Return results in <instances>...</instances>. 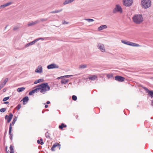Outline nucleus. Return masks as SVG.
<instances>
[{"mask_svg": "<svg viewBox=\"0 0 153 153\" xmlns=\"http://www.w3.org/2000/svg\"><path fill=\"white\" fill-rule=\"evenodd\" d=\"M34 90L35 93H37L39 91L42 94H45L46 92L50 90V88L47 83H43L35 87Z\"/></svg>", "mask_w": 153, "mask_h": 153, "instance_id": "nucleus-1", "label": "nucleus"}, {"mask_svg": "<svg viewBox=\"0 0 153 153\" xmlns=\"http://www.w3.org/2000/svg\"><path fill=\"white\" fill-rule=\"evenodd\" d=\"M134 22L136 24H139L143 21V18L141 14H135L132 17Z\"/></svg>", "mask_w": 153, "mask_h": 153, "instance_id": "nucleus-2", "label": "nucleus"}, {"mask_svg": "<svg viewBox=\"0 0 153 153\" xmlns=\"http://www.w3.org/2000/svg\"><path fill=\"white\" fill-rule=\"evenodd\" d=\"M140 4L142 8L146 9L151 7V1L150 0H141Z\"/></svg>", "mask_w": 153, "mask_h": 153, "instance_id": "nucleus-3", "label": "nucleus"}, {"mask_svg": "<svg viewBox=\"0 0 153 153\" xmlns=\"http://www.w3.org/2000/svg\"><path fill=\"white\" fill-rule=\"evenodd\" d=\"M121 42L122 43L125 45H126L130 46L137 47L140 46V45L137 44L132 42L128 41L122 40H121Z\"/></svg>", "mask_w": 153, "mask_h": 153, "instance_id": "nucleus-4", "label": "nucleus"}, {"mask_svg": "<svg viewBox=\"0 0 153 153\" xmlns=\"http://www.w3.org/2000/svg\"><path fill=\"white\" fill-rule=\"evenodd\" d=\"M118 12H119L120 13H122L123 12L121 6L119 4L116 5L115 7L113 10V12L114 13H116Z\"/></svg>", "mask_w": 153, "mask_h": 153, "instance_id": "nucleus-5", "label": "nucleus"}, {"mask_svg": "<svg viewBox=\"0 0 153 153\" xmlns=\"http://www.w3.org/2000/svg\"><path fill=\"white\" fill-rule=\"evenodd\" d=\"M133 0H123V3L126 7H129L132 4Z\"/></svg>", "mask_w": 153, "mask_h": 153, "instance_id": "nucleus-6", "label": "nucleus"}, {"mask_svg": "<svg viewBox=\"0 0 153 153\" xmlns=\"http://www.w3.org/2000/svg\"><path fill=\"white\" fill-rule=\"evenodd\" d=\"M97 47L102 52H105L104 46L103 44H101L100 43H98L97 44Z\"/></svg>", "mask_w": 153, "mask_h": 153, "instance_id": "nucleus-7", "label": "nucleus"}, {"mask_svg": "<svg viewBox=\"0 0 153 153\" xmlns=\"http://www.w3.org/2000/svg\"><path fill=\"white\" fill-rule=\"evenodd\" d=\"M59 68V66L57 64L55 63H52L48 65L47 66L48 69H51L53 68Z\"/></svg>", "mask_w": 153, "mask_h": 153, "instance_id": "nucleus-8", "label": "nucleus"}, {"mask_svg": "<svg viewBox=\"0 0 153 153\" xmlns=\"http://www.w3.org/2000/svg\"><path fill=\"white\" fill-rule=\"evenodd\" d=\"M142 87L144 89L146 90V92L152 98L153 97V91H149L147 88L143 86Z\"/></svg>", "mask_w": 153, "mask_h": 153, "instance_id": "nucleus-9", "label": "nucleus"}, {"mask_svg": "<svg viewBox=\"0 0 153 153\" xmlns=\"http://www.w3.org/2000/svg\"><path fill=\"white\" fill-rule=\"evenodd\" d=\"M13 117V114L12 113H10L9 115H6L5 116V119L6 120H7V122L8 123H9Z\"/></svg>", "mask_w": 153, "mask_h": 153, "instance_id": "nucleus-10", "label": "nucleus"}, {"mask_svg": "<svg viewBox=\"0 0 153 153\" xmlns=\"http://www.w3.org/2000/svg\"><path fill=\"white\" fill-rule=\"evenodd\" d=\"M11 124L10 123L9 126V137L11 140H13V135L11 133L12 127L11 126Z\"/></svg>", "mask_w": 153, "mask_h": 153, "instance_id": "nucleus-11", "label": "nucleus"}, {"mask_svg": "<svg viewBox=\"0 0 153 153\" xmlns=\"http://www.w3.org/2000/svg\"><path fill=\"white\" fill-rule=\"evenodd\" d=\"M42 68L41 65H39L35 70L36 72L40 74L42 73Z\"/></svg>", "mask_w": 153, "mask_h": 153, "instance_id": "nucleus-12", "label": "nucleus"}, {"mask_svg": "<svg viewBox=\"0 0 153 153\" xmlns=\"http://www.w3.org/2000/svg\"><path fill=\"white\" fill-rule=\"evenodd\" d=\"M115 79L119 82H122L124 80V78L120 76H116L115 77Z\"/></svg>", "mask_w": 153, "mask_h": 153, "instance_id": "nucleus-13", "label": "nucleus"}, {"mask_svg": "<svg viewBox=\"0 0 153 153\" xmlns=\"http://www.w3.org/2000/svg\"><path fill=\"white\" fill-rule=\"evenodd\" d=\"M40 22V21L39 20H36V21L33 22H29L28 24V26H33L35 24H38Z\"/></svg>", "mask_w": 153, "mask_h": 153, "instance_id": "nucleus-14", "label": "nucleus"}, {"mask_svg": "<svg viewBox=\"0 0 153 153\" xmlns=\"http://www.w3.org/2000/svg\"><path fill=\"white\" fill-rule=\"evenodd\" d=\"M60 145L59 143H56L55 144L53 145L52 147L51 148V150L52 151H55L54 148L56 147H57L59 148V149H60Z\"/></svg>", "mask_w": 153, "mask_h": 153, "instance_id": "nucleus-15", "label": "nucleus"}, {"mask_svg": "<svg viewBox=\"0 0 153 153\" xmlns=\"http://www.w3.org/2000/svg\"><path fill=\"white\" fill-rule=\"evenodd\" d=\"M12 3L13 2H10L1 5L0 6V9L1 8H4L7 6L11 5Z\"/></svg>", "mask_w": 153, "mask_h": 153, "instance_id": "nucleus-16", "label": "nucleus"}, {"mask_svg": "<svg viewBox=\"0 0 153 153\" xmlns=\"http://www.w3.org/2000/svg\"><path fill=\"white\" fill-rule=\"evenodd\" d=\"M36 42L35 39L33 40V41L26 44L25 45V47L27 48L30 46L32 45L33 44H34Z\"/></svg>", "mask_w": 153, "mask_h": 153, "instance_id": "nucleus-17", "label": "nucleus"}, {"mask_svg": "<svg viewBox=\"0 0 153 153\" xmlns=\"http://www.w3.org/2000/svg\"><path fill=\"white\" fill-rule=\"evenodd\" d=\"M97 78V75H94L92 76H90L88 77V79L92 80H94Z\"/></svg>", "mask_w": 153, "mask_h": 153, "instance_id": "nucleus-18", "label": "nucleus"}, {"mask_svg": "<svg viewBox=\"0 0 153 153\" xmlns=\"http://www.w3.org/2000/svg\"><path fill=\"white\" fill-rule=\"evenodd\" d=\"M107 28V26L106 25H103L100 26V27L98 28V30L99 31L101 30L104 29H106Z\"/></svg>", "mask_w": 153, "mask_h": 153, "instance_id": "nucleus-19", "label": "nucleus"}, {"mask_svg": "<svg viewBox=\"0 0 153 153\" xmlns=\"http://www.w3.org/2000/svg\"><path fill=\"white\" fill-rule=\"evenodd\" d=\"M75 0H65V1L63 3L64 5H65L73 2Z\"/></svg>", "mask_w": 153, "mask_h": 153, "instance_id": "nucleus-20", "label": "nucleus"}, {"mask_svg": "<svg viewBox=\"0 0 153 153\" xmlns=\"http://www.w3.org/2000/svg\"><path fill=\"white\" fill-rule=\"evenodd\" d=\"M29 100L28 97L27 96H26L24 97L22 100L23 101V104L24 105H25V102H27Z\"/></svg>", "mask_w": 153, "mask_h": 153, "instance_id": "nucleus-21", "label": "nucleus"}, {"mask_svg": "<svg viewBox=\"0 0 153 153\" xmlns=\"http://www.w3.org/2000/svg\"><path fill=\"white\" fill-rule=\"evenodd\" d=\"M69 81L68 79H62L61 81V82L62 84H65L67 83Z\"/></svg>", "mask_w": 153, "mask_h": 153, "instance_id": "nucleus-22", "label": "nucleus"}, {"mask_svg": "<svg viewBox=\"0 0 153 153\" xmlns=\"http://www.w3.org/2000/svg\"><path fill=\"white\" fill-rule=\"evenodd\" d=\"M67 125L63 123H62L61 125H59V128L61 130H62L63 128H65Z\"/></svg>", "mask_w": 153, "mask_h": 153, "instance_id": "nucleus-23", "label": "nucleus"}, {"mask_svg": "<svg viewBox=\"0 0 153 153\" xmlns=\"http://www.w3.org/2000/svg\"><path fill=\"white\" fill-rule=\"evenodd\" d=\"M44 80L43 79H40L36 80L34 82V84H36L39 82H42Z\"/></svg>", "mask_w": 153, "mask_h": 153, "instance_id": "nucleus-24", "label": "nucleus"}, {"mask_svg": "<svg viewBox=\"0 0 153 153\" xmlns=\"http://www.w3.org/2000/svg\"><path fill=\"white\" fill-rule=\"evenodd\" d=\"M25 89V88L24 87L19 88L17 89V91L18 92H20L24 91Z\"/></svg>", "mask_w": 153, "mask_h": 153, "instance_id": "nucleus-25", "label": "nucleus"}, {"mask_svg": "<svg viewBox=\"0 0 153 153\" xmlns=\"http://www.w3.org/2000/svg\"><path fill=\"white\" fill-rule=\"evenodd\" d=\"M87 67V65L85 64L80 65L79 66V69H84L85 68Z\"/></svg>", "mask_w": 153, "mask_h": 153, "instance_id": "nucleus-26", "label": "nucleus"}, {"mask_svg": "<svg viewBox=\"0 0 153 153\" xmlns=\"http://www.w3.org/2000/svg\"><path fill=\"white\" fill-rule=\"evenodd\" d=\"M17 117H15V118H14L13 120V121H12V123H11V125H13L16 122V121L17 120Z\"/></svg>", "mask_w": 153, "mask_h": 153, "instance_id": "nucleus-27", "label": "nucleus"}, {"mask_svg": "<svg viewBox=\"0 0 153 153\" xmlns=\"http://www.w3.org/2000/svg\"><path fill=\"white\" fill-rule=\"evenodd\" d=\"M62 9H61L59 10H56L55 11H52L51 12V13H59V12H61V11H62Z\"/></svg>", "mask_w": 153, "mask_h": 153, "instance_id": "nucleus-28", "label": "nucleus"}, {"mask_svg": "<svg viewBox=\"0 0 153 153\" xmlns=\"http://www.w3.org/2000/svg\"><path fill=\"white\" fill-rule=\"evenodd\" d=\"M46 38H39L35 39L36 42L39 40H43L45 39H46Z\"/></svg>", "mask_w": 153, "mask_h": 153, "instance_id": "nucleus-29", "label": "nucleus"}, {"mask_svg": "<svg viewBox=\"0 0 153 153\" xmlns=\"http://www.w3.org/2000/svg\"><path fill=\"white\" fill-rule=\"evenodd\" d=\"M45 136L47 138L49 139L50 138V134L49 133H48V132H46L45 134Z\"/></svg>", "mask_w": 153, "mask_h": 153, "instance_id": "nucleus-30", "label": "nucleus"}, {"mask_svg": "<svg viewBox=\"0 0 153 153\" xmlns=\"http://www.w3.org/2000/svg\"><path fill=\"white\" fill-rule=\"evenodd\" d=\"M113 76L112 74H108L107 75V77L108 79H110Z\"/></svg>", "mask_w": 153, "mask_h": 153, "instance_id": "nucleus-31", "label": "nucleus"}, {"mask_svg": "<svg viewBox=\"0 0 153 153\" xmlns=\"http://www.w3.org/2000/svg\"><path fill=\"white\" fill-rule=\"evenodd\" d=\"M35 93V92L34 90H33L31 91H30L29 93V94L30 95H32Z\"/></svg>", "mask_w": 153, "mask_h": 153, "instance_id": "nucleus-32", "label": "nucleus"}, {"mask_svg": "<svg viewBox=\"0 0 153 153\" xmlns=\"http://www.w3.org/2000/svg\"><path fill=\"white\" fill-rule=\"evenodd\" d=\"M72 100L74 101H76L77 100V97L75 95H73L72 96Z\"/></svg>", "mask_w": 153, "mask_h": 153, "instance_id": "nucleus-33", "label": "nucleus"}, {"mask_svg": "<svg viewBox=\"0 0 153 153\" xmlns=\"http://www.w3.org/2000/svg\"><path fill=\"white\" fill-rule=\"evenodd\" d=\"M9 98L10 97H4L3 98V101L4 102H5L8 100L9 99Z\"/></svg>", "mask_w": 153, "mask_h": 153, "instance_id": "nucleus-34", "label": "nucleus"}, {"mask_svg": "<svg viewBox=\"0 0 153 153\" xmlns=\"http://www.w3.org/2000/svg\"><path fill=\"white\" fill-rule=\"evenodd\" d=\"M21 107V105L20 104H18L16 107V108L17 110H19Z\"/></svg>", "mask_w": 153, "mask_h": 153, "instance_id": "nucleus-35", "label": "nucleus"}, {"mask_svg": "<svg viewBox=\"0 0 153 153\" xmlns=\"http://www.w3.org/2000/svg\"><path fill=\"white\" fill-rule=\"evenodd\" d=\"M6 108H1V109H0V111L1 112H4L6 111Z\"/></svg>", "mask_w": 153, "mask_h": 153, "instance_id": "nucleus-36", "label": "nucleus"}, {"mask_svg": "<svg viewBox=\"0 0 153 153\" xmlns=\"http://www.w3.org/2000/svg\"><path fill=\"white\" fill-rule=\"evenodd\" d=\"M85 20L89 22H91L94 21V20L92 19H87Z\"/></svg>", "mask_w": 153, "mask_h": 153, "instance_id": "nucleus-37", "label": "nucleus"}, {"mask_svg": "<svg viewBox=\"0 0 153 153\" xmlns=\"http://www.w3.org/2000/svg\"><path fill=\"white\" fill-rule=\"evenodd\" d=\"M8 78H6L4 80L3 82L4 83V84H6V83H7V82L8 81Z\"/></svg>", "mask_w": 153, "mask_h": 153, "instance_id": "nucleus-38", "label": "nucleus"}, {"mask_svg": "<svg viewBox=\"0 0 153 153\" xmlns=\"http://www.w3.org/2000/svg\"><path fill=\"white\" fill-rule=\"evenodd\" d=\"M37 142L38 143V144H40L41 145H43L44 144V143L43 141H41V142L40 143V141L39 140H38L37 141Z\"/></svg>", "mask_w": 153, "mask_h": 153, "instance_id": "nucleus-39", "label": "nucleus"}, {"mask_svg": "<svg viewBox=\"0 0 153 153\" xmlns=\"http://www.w3.org/2000/svg\"><path fill=\"white\" fill-rule=\"evenodd\" d=\"M5 85V84H4L3 82H1L0 84V87L2 88Z\"/></svg>", "mask_w": 153, "mask_h": 153, "instance_id": "nucleus-40", "label": "nucleus"}, {"mask_svg": "<svg viewBox=\"0 0 153 153\" xmlns=\"http://www.w3.org/2000/svg\"><path fill=\"white\" fill-rule=\"evenodd\" d=\"M48 20L47 19H42L40 20V21L42 22H43L46 21Z\"/></svg>", "mask_w": 153, "mask_h": 153, "instance_id": "nucleus-41", "label": "nucleus"}, {"mask_svg": "<svg viewBox=\"0 0 153 153\" xmlns=\"http://www.w3.org/2000/svg\"><path fill=\"white\" fill-rule=\"evenodd\" d=\"M73 76V75H67L63 76V77H65L66 78L70 77L71 76Z\"/></svg>", "mask_w": 153, "mask_h": 153, "instance_id": "nucleus-42", "label": "nucleus"}, {"mask_svg": "<svg viewBox=\"0 0 153 153\" xmlns=\"http://www.w3.org/2000/svg\"><path fill=\"white\" fill-rule=\"evenodd\" d=\"M10 151H14L13 147L12 145L10 146Z\"/></svg>", "mask_w": 153, "mask_h": 153, "instance_id": "nucleus-43", "label": "nucleus"}, {"mask_svg": "<svg viewBox=\"0 0 153 153\" xmlns=\"http://www.w3.org/2000/svg\"><path fill=\"white\" fill-rule=\"evenodd\" d=\"M68 23V22H66L65 21H63L62 24H67Z\"/></svg>", "mask_w": 153, "mask_h": 153, "instance_id": "nucleus-44", "label": "nucleus"}, {"mask_svg": "<svg viewBox=\"0 0 153 153\" xmlns=\"http://www.w3.org/2000/svg\"><path fill=\"white\" fill-rule=\"evenodd\" d=\"M18 28V27H16H16H15L14 28H13V30H17Z\"/></svg>", "mask_w": 153, "mask_h": 153, "instance_id": "nucleus-45", "label": "nucleus"}, {"mask_svg": "<svg viewBox=\"0 0 153 153\" xmlns=\"http://www.w3.org/2000/svg\"><path fill=\"white\" fill-rule=\"evenodd\" d=\"M63 77V76H60V77H58V78H57V79H61V78H62Z\"/></svg>", "mask_w": 153, "mask_h": 153, "instance_id": "nucleus-46", "label": "nucleus"}, {"mask_svg": "<svg viewBox=\"0 0 153 153\" xmlns=\"http://www.w3.org/2000/svg\"><path fill=\"white\" fill-rule=\"evenodd\" d=\"M9 102H4V104H9Z\"/></svg>", "mask_w": 153, "mask_h": 153, "instance_id": "nucleus-47", "label": "nucleus"}, {"mask_svg": "<svg viewBox=\"0 0 153 153\" xmlns=\"http://www.w3.org/2000/svg\"><path fill=\"white\" fill-rule=\"evenodd\" d=\"M151 105L153 106V100L152 101V102L151 103Z\"/></svg>", "mask_w": 153, "mask_h": 153, "instance_id": "nucleus-48", "label": "nucleus"}, {"mask_svg": "<svg viewBox=\"0 0 153 153\" xmlns=\"http://www.w3.org/2000/svg\"><path fill=\"white\" fill-rule=\"evenodd\" d=\"M46 103L47 104H48L50 103V102L49 101H47L46 102Z\"/></svg>", "mask_w": 153, "mask_h": 153, "instance_id": "nucleus-49", "label": "nucleus"}, {"mask_svg": "<svg viewBox=\"0 0 153 153\" xmlns=\"http://www.w3.org/2000/svg\"><path fill=\"white\" fill-rule=\"evenodd\" d=\"M48 107V105H46L45 106V108H47Z\"/></svg>", "mask_w": 153, "mask_h": 153, "instance_id": "nucleus-50", "label": "nucleus"}, {"mask_svg": "<svg viewBox=\"0 0 153 153\" xmlns=\"http://www.w3.org/2000/svg\"><path fill=\"white\" fill-rule=\"evenodd\" d=\"M6 89L5 88H4L3 90V91L4 92H5V91H6Z\"/></svg>", "mask_w": 153, "mask_h": 153, "instance_id": "nucleus-51", "label": "nucleus"}, {"mask_svg": "<svg viewBox=\"0 0 153 153\" xmlns=\"http://www.w3.org/2000/svg\"><path fill=\"white\" fill-rule=\"evenodd\" d=\"M14 151H10V153H14Z\"/></svg>", "mask_w": 153, "mask_h": 153, "instance_id": "nucleus-52", "label": "nucleus"}, {"mask_svg": "<svg viewBox=\"0 0 153 153\" xmlns=\"http://www.w3.org/2000/svg\"><path fill=\"white\" fill-rule=\"evenodd\" d=\"M40 141H42V140H42V138H41V139H40Z\"/></svg>", "mask_w": 153, "mask_h": 153, "instance_id": "nucleus-53", "label": "nucleus"}, {"mask_svg": "<svg viewBox=\"0 0 153 153\" xmlns=\"http://www.w3.org/2000/svg\"><path fill=\"white\" fill-rule=\"evenodd\" d=\"M7 26H7H7L5 27V29H6L7 28Z\"/></svg>", "mask_w": 153, "mask_h": 153, "instance_id": "nucleus-54", "label": "nucleus"}, {"mask_svg": "<svg viewBox=\"0 0 153 153\" xmlns=\"http://www.w3.org/2000/svg\"><path fill=\"white\" fill-rule=\"evenodd\" d=\"M151 119H153V118H152V117H151Z\"/></svg>", "mask_w": 153, "mask_h": 153, "instance_id": "nucleus-55", "label": "nucleus"}, {"mask_svg": "<svg viewBox=\"0 0 153 153\" xmlns=\"http://www.w3.org/2000/svg\"><path fill=\"white\" fill-rule=\"evenodd\" d=\"M1 87H0V90L1 89Z\"/></svg>", "mask_w": 153, "mask_h": 153, "instance_id": "nucleus-56", "label": "nucleus"}, {"mask_svg": "<svg viewBox=\"0 0 153 153\" xmlns=\"http://www.w3.org/2000/svg\"><path fill=\"white\" fill-rule=\"evenodd\" d=\"M7 147H6V149H7Z\"/></svg>", "mask_w": 153, "mask_h": 153, "instance_id": "nucleus-57", "label": "nucleus"}, {"mask_svg": "<svg viewBox=\"0 0 153 153\" xmlns=\"http://www.w3.org/2000/svg\"><path fill=\"white\" fill-rule=\"evenodd\" d=\"M152 79H153V77L152 78Z\"/></svg>", "mask_w": 153, "mask_h": 153, "instance_id": "nucleus-58", "label": "nucleus"}]
</instances>
